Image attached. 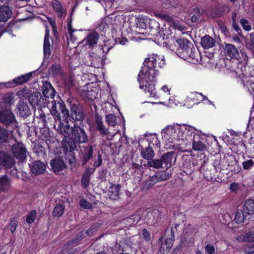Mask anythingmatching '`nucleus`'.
<instances>
[{
    "label": "nucleus",
    "instance_id": "nucleus-1",
    "mask_svg": "<svg viewBox=\"0 0 254 254\" xmlns=\"http://www.w3.org/2000/svg\"><path fill=\"white\" fill-rule=\"evenodd\" d=\"M156 75L157 73L153 70H151L150 73H148L146 67L142 68L138 75L140 88L147 93L148 96L154 98L157 97L155 88Z\"/></svg>",
    "mask_w": 254,
    "mask_h": 254
},
{
    "label": "nucleus",
    "instance_id": "nucleus-2",
    "mask_svg": "<svg viewBox=\"0 0 254 254\" xmlns=\"http://www.w3.org/2000/svg\"><path fill=\"white\" fill-rule=\"evenodd\" d=\"M177 142L174 144L175 149L181 151H184V149L188 144H190L193 134V128L186 125H177Z\"/></svg>",
    "mask_w": 254,
    "mask_h": 254
},
{
    "label": "nucleus",
    "instance_id": "nucleus-3",
    "mask_svg": "<svg viewBox=\"0 0 254 254\" xmlns=\"http://www.w3.org/2000/svg\"><path fill=\"white\" fill-rule=\"evenodd\" d=\"M176 42L178 48L176 53L178 56L185 60H189V58H195L194 54H192V48L188 45L190 42L187 39L180 38L177 40Z\"/></svg>",
    "mask_w": 254,
    "mask_h": 254
},
{
    "label": "nucleus",
    "instance_id": "nucleus-4",
    "mask_svg": "<svg viewBox=\"0 0 254 254\" xmlns=\"http://www.w3.org/2000/svg\"><path fill=\"white\" fill-rule=\"evenodd\" d=\"M52 106L50 110L52 115L55 116L56 122L62 118L66 120L69 117L68 111L66 109L64 103H56L55 100L52 101Z\"/></svg>",
    "mask_w": 254,
    "mask_h": 254
},
{
    "label": "nucleus",
    "instance_id": "nucleus-5",
    "mask_svg": "<svg viewBox=\"0 0 254 254\" xmlns=\"http://www.w3.org/2000/svg\"><path fill=\"white\" fill-rule=\"evenodd\" d=\"M165 64V61L163 58L157 55H152L148 58L145 59L144 61V66L142 68L146 67L148 73H150L151 70H153L157 74V69L156 68H160Z\"/></svg>",
    "mask_w": 254,
    "mask_h": 254
},
{
    "label": "nucleus",
    "instance_id": "nucleus-6",
    "mask_svg": "<svg viewBox=\"0 0 254 254\" xmlns=\"http://www.w3.org/2000/svg\"><path fill=\"white\" fill-rule=\"evenodd\" d=\"M232 61L227 59L225 62V66L227 70L231 72H235L236 75L240 78L242 81H246V77L244 75L242 70L243 62L242 59H239V60Z\"/></svg>",
    "mask_w": 254,
    "mask_h": 254
},
{
    "label": "nucleus",
    "instance_id": "nucleus-7",
    "mask_svg": "<svg viewBox=\"0 0 254 254\" xmlns=\"http://www.w3.org/2000/svg\"><path fill=\"white\" fill-rule=\"evenodd\" d=\"M223 49L224 54L227 57L238 60L243 59L244 62L247 60V55L241 51L240 53H239L237 48L233 44H225Z\"/></svg>",
    "mask_w": 254,
    "mask_h": 254
},
{
    "label": "nucleus",
    "instance_id": "nucleus-8",
    "mask_svg": "<svg viewBox=\"0 0 254 254\" xmlns=\"http://www.w3.org/2000/svg\"><path fill=\"white\" fill-rule=\"evenodd\" d=\"M97 87L93 86V83H89L81 88L79 93L84 100L92 101L97 96Z\"/></svg>",
    "mask_w": 254,
    "mask_h": 254
},
{
    "label": "nucleus",
    "instance_id": "nucleus-9",
    "mask_svg": "<svg viewBox=\"0 0 254 254\" xmlns=\"http://www.w3.org/2000/svg\"><path fill=\"white\" fill-rule=\"evenodd\" d=\"M11 151L13 156L21 162L26 160L28 154L25 145L21 142L13 144L11 147Z\"/></svg>",
    "mask_w": 254,
    "mask_h": 254
},
{
    "label": "nucleus",
    "instance_id": "nucleus-10",
    "mask_svg": "<svg viewBox=\"0 0 254 254\" xmlns=\"http://www.w3.org/2000/svg\"><path fill=\"white\" fill-rule=\"evenodd\" d=\"M15 161L11 154L4 151H0V166L6 169L14 167Z\"/></svg>",
    "mask_w": 254,
    "mask_h": 254
},
{
    "label": "nucleus",
    "instance_id": "nucleus-11",
    "mask_svg": "<svg viewBox=\"0 0 254 254\" xmlns=\"http://www.w3.org/2000/svg\"><path fill=\"white\" fill-rule=\"evenodd\" d=\"M72 135V138L77 143H86L88 140L85 130L79 127L75 126L73 127Z\"/></svg>",
    "mask_w": 254,
    "mask_h": 254
},
{
    "label": "nucleus",
    "instance_id": "nucleus-12",
    "mask_svg": "<svg viewBox=\"0 0 254 254\" xmlns=\"http://www.w3.org/2000/svg\"><path fill=\"white\" fill-rule=\"evenodd\" d=\"M56 123L58 125L57 127L56 124L55 125V129L59 133L62 134L64 136V139L66 140V137H68L72 134L73 127H70L67 121L65 125L62 123L61 120L57 121Z\"/></svg>",
    "mask_w": 254,
    "mask_h": 254
},
{
    "label": "nucleus",
    "instance_id": "nucleus-13",
    "mask_svg": "<svg viewBox=\"0 0 254 254\" xmlns=\"http://www.w3.org/2000/svg\"><path fill=\"white\" fill-rule=\"evenodd\" d=\"M207 100L206 96L203 95L201 93L197 92L190 93L188 95L186 99V104L192 103L193 104H197L203 100Z\"/></svg>",
    "mask_w": 254,
    "mask_h": 254
},
{
    "label": "nucleus",
    "instance_id": "nucleus-14",
    "mask_svg": "<svg viewBox=\"0 0 254 254\" xmlns=\"http://www.w3.org/2000/svg\"><path fill=\"white\" fill-rule=\"evenodd\" d=\"M29 166L32 173L36 175L42 174L46 169V164L39 160L32 162Z\"/></svg>",
    "mask_w": 254,
    "mask_h": 254
},
{
    "label": "nucleus",
    "instance_id": "nucleus-15",
    "mask_svg": "<svg viewBox=\"0 0 254 254\" xmlns=\"http://www.w3.org/2000/svg\"><path fill=\"white\" fill-rule=\"evenodd\" d=\"M15 120V118L9 109H6L0 111V122L3 124L8 125L12 123Z\"/></svg>",
    "mask_w": 254,
    "mask_h": 254
},
{
    "label": "nucleus",
    "instance_id": "nucleus-16",
    "mask_svg": "<svg viewBox=\"0 0 254 254\" xmlns=\"http://www.w3.org/2000/svg\"><path fill=\"white\" fill-rule=\"evenodd\" d=\"M177 125L176 126H168L162 130L161 133L163 137L167 139L170 137L172 140L177 141Z\"/></svg>",
    "mask_w": 254,
    "mask_h": 254
},
{
    "label": "nucleus",
    "instance_id": "nucleus-17",
    "mask_svg": "<svg viewBox=\"0 0 254 254\" xmlns=\"http://www.w3.org/2000/svg\"><path fill=\"white\" fill-rule=\"evenodd\" d=\"M12 9L5 5H0V21L6 22L11 17Z\"/></svg>",
    "mask_w": 254,
    "mask_h": 254
},
{
    "label": "nucleus",
    "instance_id": "nucleus-18",
    "mask_svg": "<svg viewBox=\"0 0 254 254\" xmlns=\"http://www.w3.org/2000/svg\"><path fill=\"white\" fill-rule=\"evenodd\" d=\"M43 94L46 98L54 99L56 91L51 84L49 82H45L42 87Z\"/></svg>",
    "mask_w": 254,
    "mask_h": 254
},
{
    "label": "nucleus",
    "instance_id": "nucleus-19",
    "mask_svg": "<svg viewBox=\"0 0 254 254\" xmlns=\"http://www.w3.org/2000/svg\"><path fill=\"white\" fill-rule=\"evenodd\" d=\"M17 113L22 118H26L30 114L28 106L23 101L20 100L17 105Z\"/></svg>",
    "mask_w": 254,
    "mask_h": 254
},
{
    "label": "nucleus",
    "instance_id": "nucleus-20",
    "mask_svg": "<svg viewBox=\"0 0 254 254\" xmlns=\"http://www.w3.org/2000/svg\"><path fill=\"white\" fill-rule=\"evenodd\" d=\"M44 55L45 59H49L51 54V46L49 38V30L47 29L43 44Z\"/></svg>",
    "mask_w": 254,
    "mask_h": 254
},
{
    "label": "nucleus",
    "instance_id": "nucleus-21",
    "mask_svg": "<svg viewBox=\"0 0 254 254\" xmlns=\"http://www.w3.org/2000/svg\"><path fill=\"white\" fill-rule=\"evenodd\" d=\"M71 118L75 121H82L84 116L81 107L73 105L71 108Z\"/></svg>",
    "mask_w": 254,
    "mask_h": 254
},
{
    "label": "nucleus",
    "instance_id": "nucleus-22",
    "mask_svg": "<svg viewBox=\"0 0 254 254\" xmlns=\"http://www.w3.org/2000/svg\"><path fill=\"white\" fill-rule=\"evenodd\" d=\"M95 123L97 129L99 131L100 134L102 136H108L110 132L108 128H106L102 120V118L99 116H96Z\"/></svg>",
    "mask_w": 254,
    "mask_h": 254
},
{
    "label": "nucleus",
    "instance_id": "nucleus-23",
    "mask_svg": "<svg viewBox=\"0 0 254 254\" xmlns=\"http://www.w3.org/2000/svg\"><path fill=\"white\" fill-rule=\"evenodd\" d=\"M51 166L55 173L59 174L66 168V165L63 160L59 158H55L51 161Z\"/></svg>",
    "mask_w": 254,
    "mask_h": 254
},
{
    "label": "nucleus",
    "instance_id": "nucleus-24",
    "mask_svg": "<svg viewBox=\"0 0 254 254\" xmlns=\"http://www.w3.org/2000/svg\"><path fill=\"white\" fill-rule=\"evenodd\" d=\"M52 5L54 10L57 12L59 17L62 18L65 16L66 10L60 1L57 0H54L52 2Z\"/></svg>",
    "mask_w": 254,
    "mask_h": 254
},
{
    "label": "nucleus",
    "instance_id": "nucleus-25",
    "mask_svg": "<svg viewBox=\"0 0 254 254\" xmlns=\"http://www.w3.org/2000/svg\"><path fill=\"white\" fill-rule=\"evenodd\" d=\"M95 169L88 168L82 175L81 178V185L85 188L89 185L90 178L91 175L94 172Z\"/></svg>",
    "mask_w": 254,
    "mask_h": 254
},
{
    "label": "nucleus",
    "instance_id": "nucleus-26",
    "mask_svg": "<svg viewBox=\"0 0 254 254\" xmlns=\"http://www.w3.org/2000/svg\"><path fill=\"white\" fill-rule=\"evenodd\" d=\"M28 100L33 106H41L42 104L41 95L39 92H33L29 95Z\"/></svg>",
    "mask_w": 254,
    "mask_h": 254
},
{
    "label": "nucleus",
    "instance_id": "nucleus-27",
    "mask_svg": "<svg viewBox=\"0 0 254 254\" xmlns=\"http://www.w3.org/2000/svg\"><path fill=\"white\" fill-rule=\"evenodd\" d=\"M11 186V179L7 175L0 177V191L8 190Z\"/></svg>",
    "mask_w": 254,
    "mask_h": 254
},
{
    "label": "nucleus",
    "instance_id": "nucleus-28",
    "mask_svg": "<svg viewBox=\"0 0 254 254\" xmlns=\"http://www.w3.org/2000/svg\"><path fill=\"white\" fill-rule=\"evenodd\" d=\"M236 239L239 242L254 243V230L249 231L245 234L238 236Z\"/></svg>",
    "mask_w": 254,
    "mask_h": 254
},
{
    "label": "nucleus",
    "instance_id": "nucleus-29",
    "mask_svg": "<svg viewBox=\"0 0 254 254\" xmlns=\"http://www.w3.org/2000/svg\"><path fill=\"white\" fill-rule=\"evenodd\" d=\"M243 210L245 214L247 215L254 214V199L246 200L243 205Z\"/></svg>",
    "mask_w": 254,
    "mask_h": 254
},
{
    "label": "nucleus",
    "instance_id": "nucleus-30",
    "mask_svg": "<svg viewBox=\"0 0 254 254\" xmlns=\"http://www.w3.org/2000/svg\"><path fill=\"white\" fill-rule=\"evenodd\" d=\"M215 40L210 36L207 35L201 39V45L204 49H209L215 45Z\"/></svg>",
    "mask_w": 254,
    "mask_h": 254
},
{
    "label": "nucleus",
    "instance_id": "nucleus-31",
    "mask_svg": "<svg viewBox=\"0 0 254 254\" xmlns=\"http://www.w3.org/2000/svg\"><path fill=\"white\" fill-rule=\"evenodd\" d=\"M98 39L99 37L98 34L96 33H92L84 39L83 42L85 43V45H89L90 47H93L97 44Z\"/></svg>",
    "mask_w": 254,
    "mask_h": 254
},
{
    "label": "nucleus",
    "instance_id": "nucleus-32",
    "mask_svg": "<svg viewBox=\"0 0 254 254\" xmlns=\"http://www.w3.org/2000/svg\"><path fill=\"white\" fill-rule=\"evenodd\" d=\"M93 153V149L92 146H88L82 153L83 164L85 165L92 157Z\"/></svg>",
    "mask_w": 254,
    "mask_h": 254
},
{
    "label": "nucleus",
    "instance_id": "nucleus-33",
    "mask_svg": "<svg viewBox=\"0 0 254 254\" xmlns=\"http://www.w3.org/2000/svg\"><path fill=\"white\" fill-rule=\"evenodd\" d=\"M141 155L148 161L151 160L154 156V152L151 147L142 148L141 150Z\"/></svg>",
    "mask_w": 254,
    "mask_h": 254
},
{
    "label": "nucleus",
    "instance_id": "nucleus-34",
    "mask_svg": "<svg viewBox=\"0 0 254 254\" xmlns=\"http://www.w3.org/2000/svg\"><path fill=\"white\" fill-rule=\"evenodd\" d=\"M32 72H29L25 74L17 77L13 80V82L16 85L22 84L27 82L32 77Z\"/></svg>",
    "mask_w": 254,
    "mask_h": 254
},
{
    "label": "nucleus",
    "instance_id": "nucleus-35",
    "mask_svg": "<svg viewBox=\"0 0 254 254\" xmlns=\"http://www.w3.org/2000/svg\"><path fill=\"white\" fill-rule=\"evenodd\" d=\"M174 158V152L170 151L166 153L161 156V160H162V164H164L166 166L172 165V160Z\"/></svg>",
    "mask_w": 254,
    "mask_h": 254
},
{
    "label": "nucleus",
    "instance_id": "nucleus-36",
    "mask_svg": "<svg viewBox=\"0 0 254 254\" xmlns=\"http://www.w3.org/2000/svg\"><path fill=\"white\" fill-rule=\"evenodd\" d=\"M193 141L192 144V148L193 150L196 151H203L206 150V146L205 144L200 141L194 140V135H193Z\"/></svg>",
    "mask_w": 254,
    "mask_h": 254
},
{
    "label": "nucleus",
    "instance_id": "nucleus-37",
    "mask_svg": "<svg viewBox=\"0 0 254 254\" xmlns=\"http://www.w3.org/2000/svg\"><path fill=\"white\" fill-rule=\"evenodd\" d=\"M162 165V160H161V159H153L152 158L151 160L147 161L146 166L148 168L152 167L153 168L158 169L162 168L163 167Z\"/></svg>",
    "mask_w": 254,
    "mask_h": 254
},
{
    "label": "nucleus",
    "instance_id": "nucleus-38",
    "mask_svg": "<svg viewBox=\"0 0 254 254\" xmlns=\"http://www.w3.org/2000/svg\"><path fill=\"white\" fill-rule=\"evenodd\" d=\"M171 238H167L164 243H163L161 245V248L164 251H168L173 246V242L174 240V232L173 230L171 229Z\"/></svg>",
    "mask_w": 254,
    "mask_h": 254
},
{
    "label": "nucleus",
    "instance_id": "nucleus-39",
    "mask_svg": "<svg viewBox=\"0 0 254 254\" xmlns=\"http://www.w3.org/2000/svg\"><path fill=\"white\" fill-rule=\"evenodd\" d=\"M49 72L54 76H56L62 73L63 69L60 65L53 64L49 68Z\"/></svg>",
    "mask_w": 254,
    "mask_h": 254
},
{
    "label": "nucleus",
    "instance_id": "nucleus-40",
    "mask_svg": "<svg viewBox=\"0 0 254 254\" xmlns=\"http://www.w3.org/2000/svg\"><path fill=\"white\" fill-rule=\"evenodd\" d=\"M63 80L65 86L68 89H69L74 85V77L71 74L64 75L63 76Z\"/></svg>",
    "mask_w": 254,
    "mask_h": 254
},
{
    "label": "nucleus",
    "instance_id": "nucleus-41",
    "mask_svg": "<svg viewBox=\"0 0 254 254\" xmlns=\"http://www.w3.org/2000/svg\"><path fill=\"white\" fill-rule=\"evenodd\" d=\"M147 139L149 142V146L152 144L157 147L160 146V141L158 140L157 136L156 134H150L147 136Z\"/></svg>",
    "mask_w": 254,
    "mask_h": 254
},
{
    "label": "nucleus",
    "instance_id": "nucleus-42",
    "mask_svg": "<svg viewBox=\"0 0 254 254\" xmlns=\"http://www.w3.org/2000/svg\"><path fill=\"white\" fill-rule=\"evenodd\" d=\"M75 142L71 138H69L68 140L64 144V149L66 151L71 152L74 150L76 148Z\"/></svg>",
    "mask_w": 254,
    "mask_h": 254
},
{
    "label": "nucleus",
    "instance_id": "nucleus-43",
    "mask_svg": "<svg viewBox=\"0 0 254 254\" xmlns=\"http://www.w3.org/2000/svg\"><path fill=\"white\" fill-rule=\"evenodd\" d=\"M157 210H153L152 211L148 212L147 213V218L146 219V222L150 223L151 224H154L156 221V219L155 217V215L157 214Z\"/></svg>",
    "mask_w": 254,
    "mask_h": 254
},
{
    "label": "nucleus",
    "instance_id": "nucleus-44",
    "mask_svg": "<svg viewBox=\"0 0 254 254\" xmlns=\"http://www.w3.org/2000/svg\"><path fill=\"white\" fill-rule=\"evenodd\" d=\"M244 211L242 210H238L235 214V220L237 223L240 224L244 222L246 216L244 214Z\"/></svg>",
    "mask_w": 254,
    "mask_h": 254
},
{
    "label": "nucleus",
    "instance_id": "nucleus-45",
    "mask_svg": "<svg viewBox=\"0 0 254 254\" xmlns=\"http://www.w3.org/2000/svg\"><path fill=\"white\" fill-rule=\"evenodd\" d=\"M106 121L109 126L113 127L117 124L116 117L112 114L106 115Z\"/></svg>",
    "mask_w": 254,
    "mask_h": 254
},
{
    "label": "nucleus",
    "instance_id": "nucleus-46",
    "mask_svg": "<svg viewBox=\"0 0 254 254\" xmlns=\"http://www.w3.org/2000/svg\"><path fill=\"white\" fill-rule=\"evenodd\" d=\"M155 16L163 20L168 21L169 22H172L174 21V19L172 16L164 12L157 13L155 14Z\"/></svg>",
    "mask_w": 254,
    "mask_h": 254
},
{
    "label": "nucleus",
    "instance_id": "nucleus-47",
    "mask_svg": "<svg viewBox=\"0 0 254 254\" xmlns=\"http://www.w3.org/2000/svg\"><path fill=\"white\" fill-rule=\"evenodd\" d=\"M64 210V207L62 205H58L55 207L53 214L55 217H60L62 216Z\"/></svg>",
    "mask_w": 254,
    "mask_h": 254
},
{
    "label": "nucleus",
    "instance_id": "nucleus-48",
    "mask_svg": "<svg viewBox=\"0 0 254 254\" xmlns=\"http://www.w3.org/2000/svg\"><path fill=\"white\" fill-rule=\"evenodd\" d=\"M159 179L157 173L155 174L151 177H149L146 181V185L148 187H152L156 183L159 182Z\"/></svg>",
    "mask_w": 254,
    "mask_h": 254
},
{
    "label": "nucleus",
    "instance_id": "nucleus-49",
    "mask_svg": "<svg viewBox=\"0 0 254 254\" xmlns=\"http://www.w3.org/2000/svg\"><path fill=\"white\" fill-rule=\"evenodd\" d=\"M160 182L168 180L171 176V174L166 171H161L156 173Z\"/></svg>",
    "mask_w": 254,
    "mask_h": 254
},
{
    "label": "nucleus",
    "instance_id": "nucleus-50",
    "mask_svg": "<svg viewBox=\"0 0 254 254\" xmlns=\"http://www.w3.org/2000/svg\"><path fill=\"white\" fill-rule=\"evenodd\" d=\"M8 133L4 128L0 127V144L6 142L8 139Z\"/></svg>",
    "mask_w": 254,
    "mask_h": 254
},
{
    "label": "nucleus",
    "instance_id": "nucleus-51",
    "mask_svg": "<svg viewBox=\"0 0 254 254\" xmlns=\"http://www.w3.org/2000/svg\"><path fill=\"white\" fill-rule=\"evenodd\" d=\"M243 251L249 254L254 253V243H249L243 247Z\"/></svg>",
    "mask_w": 254,
    "mask_h": 254
},
{
    "label": "nucleus",
    "instance_id": "nucleus-52",
    "mask_svg": "<svg viewBox=\"0 0 254 254\" xmlns=\"http://www.w3.org/2000/svg\"><path fill=\"white\" fill-rule=\"evenodd\" d=\"M30 94L29 89L26 88L20 90L17 93V95L18 96L20 99H26L27 97L29 98V95Z\"/></svg>",
    "mask_w": 254,
    "mask_h": 254
},
{
    "label": "nucleus",
    "instance_id": "nucleus-53",
    "mask_svg": "<svg viewBox=\"0 0 254 254\" xmlns=\"http://www.w3.org/2000/svg\"><path fill=\"white\" fill-rule=\"evenodd\" d=\"M37 212L35 210H32L27 215L26 221L27 223L31 224L35 220Z\"/></svg>",
    "mask_w": 254,
    "mask_h": 254
},
{
    "label": "nucleus",
    "instance_id": "nucleus-54",
    "mask_svg": "<svg viewBox=\"0 0 254 254\" xmlns=\"http://www.w3.org/2000/svg\"><path fill=\"white\" fill-rule=\"evenodd\" d=\"M110 19L109 18H106L103 19L100 22L99 25L100 29L102 30H106L110 26L109 23Z\"/></svg>",
    "mask_w": 254,
    "mask_h": 254
},
{
    "label": "nucleus",
    "instance_id": "nucleus-55",
    "mask_svg": "<svg viewBox=\"0 0 254 254\" xmlns=\"http://www.w3.org/2000/svg\"><path fill=\"white\" fill-rule=\"evenodd\" d=\"M185 231L189 235H192L196 232V229L194 226L190 224L185 225Z\"/></svg>",
    "mask_w": 254,
    "mask_h": 254
},
{
    "label": "nucleus",
    "instance_id": "nucleus-56",
    "mask_svg": "<svg viewBox=\"0 0 254 254\" xmlns=\"http://www.w3.org/2000/svg\"><path fill=\"white\" fill-rule=\"evenodd\" d=\"M254 164V162L250 159L243 162V167L245 170L250 169Z\"/></svg>",
    "mask_w": 254,
    "mask_h": 254
},
{
    "label": "nucleus",
    "instance_id": "nucleus-57",
    "mask_svg": "<svg viewBox=\"0 0 254 254\" xmlns=\"http://www.w3.org/2000/svg\"><path fill=\"white\" fill-rule=\"evenodd\" d=\"M13 96L12 94L6 95L3 98V102L9 106L13 103Z\"/></svg>",
    "mask_w": 254,
    "mask_h": 254
},
{
    "label": "nucleus",
    "instance_id": "nucleus-58",
    "mask_svg": "<svg viewBox=\"0 0 254 254\" xmlns=\"http://www.w3.org/2000/svg\"><path fill=\"white\" fill-rule=\"evenodd\" d=\"M201 14L198 9L194 10V13L191 16V20L193 22H197L200 18Z\"/></svg>",
    "mask_w": 254,
    "mask_h": 254
},
{
    "label": "nucleus",
    "instance_id": "nucleus-59",
    "mask_svg": "<svg viewBox=\"0 0 254 254\" xmlns=\"http://www.w3.org/2000/svg\"><path fill=\"white\" fill-rule=\"evenodd\" d=\"M84 232H81L78 235L76 236L74 239L72 240V243L76 244L80 241L83 238L85 237Z\"/></svg>",
    "mask_w": 254,
    "mask_h": 254
},
{
    "label": "nucleus",
    "instance_id": "nucleus-60",
    "mask_svg": "<svg viewBox=\"0 0 254 254\" xmlns=\"http://www.w3.org/2000/svg\"><path fill=\"white\" fill-rule=\"evenodd\" d=\"M17 225V221L15 219H13L11 220L9 223V229L12 233H13L16 230Z\"/></svg>",
    "mask_w": 254,
    "mask_h": 254
},
{
    "label": "nucleus",
    "instance_id": "nucleus-61",
    "mask_svg": "<svg viewBox=\"0 0 254 254\" xmlns=\"http://www.w3.org/2000/svg\"><path fill=\"white\" fill-rule=\"evenodd\" d=\"M240 23L241 24L243 28L246 31H249L251 29V26L249 25V22L245 19L240 20Z\"/></svg>",
    "mask_w": 254,
    "mask_h": 254
},
{
    "label": "nucleus",
    "instance_id": "nucleus-62",
    "mask_svg": "<svg viewBox=\"0 0 254 254\" xmlns=\"http://www.w3.org/2000/svg\"><path fill=\"white\" fill-rule=\"evenodd\" d=\"M79 205L84 208H89L91 205L89 202L84 199H82L79 201Z\"/></svg>",
    "mask_w": 254,
    "mask_h": 254
},
{
    "label": "nucleus",
    "instance_id": "nucleus-63",
    "mask_svg": "<svg viewBox=\"0 0 254 254\" xmlns=\"http://www.w3.org/2000/svg\"><path fill=\"white\" fill-rule=\"evenodd\" d=\"M173 24V26L174 28L176 29H178V30L180 31H183L185 29V27L184 25L180 24V22L178 21L175 22H172Z\"/></svg>",
    "mask_w": 254,
    "mask_h": 254
},
{
    "label": "nucleus",
    "instance_id": "nucleus-64",
    "mask_svg": "<svg viewBox=\"0 0 254 254\" xmlns=\"http://www.w3.org/2000/svg\"><path fill=\"white\" fill-rule=\"evenodd\" d=\"M205 250L208 254H214L215 252L214 247L210 245H207L205 248Z\"/></svg>",
    "mask_w": 254,
    "mask_h": 254
}]
</instances>
